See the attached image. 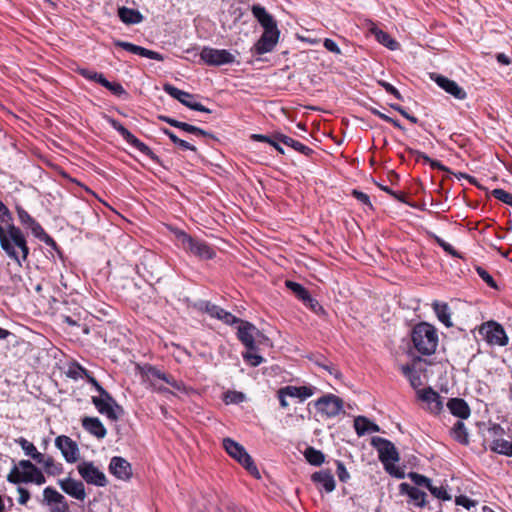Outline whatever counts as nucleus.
Listing matches in <instances>:
<instances>
[{
    "mask_svg": "<svg viewBox=\"0 0 512 512\" xmlns=\"http://www.w3.org/2000/svg\"><path fill=\"white\" fill-rule=\"evenodd\" d=\"M0 246L19 265L21 260L25 261L28 257L29 248L25 236L20 228L13 224L11 212L2 202H0Z\"/></svg>",
    "mask_w": 512,
    "mask_h": 512,
    "instance_id": "1",
    "label": "nucleus"
},
{
    "mask_svg": "<svg viewBox=\"0 0 512 512\" xmlns=\"http://www.w3.org/2000/svg\"><path fill=\"white\" fill-rule=\"evenodd\" d=\"M411 341L419 354L432 355L438 346L437 330L427 322L418 323L411 331Z\"/></svg>",
    "mask_w": 512,
    "mask_h": 512,
    "instance_id": "2",
    "label": "nucleus"
},
{
    "mask_svg": "<svg viewBox=\"0 0 512 512\" xmlns=\"http://www.w3.org/2000/svg\"><path fill=\"white\" fill-rule=\"evenodd\" d=\"M371 444L377 449L379 453V460L384 465L385 470L396 478H404V471L394 464L399 461V453L394 444L382 437H373Z\"/></svg>",
    "mask_w": 512,
    "mask_h": 512,
    "instance_id": "3",
    "label": "nucleus"
},
{
    "mask_svg": "<svg viewBox=\"0 0 512 512\" xmlns=\"http://www.w3.org/2000/svg\"><path fill=\"white\" fill-rule=\"evenodd\" d=\"M179 245L185 250L198 257L201 260H209L215 257V251L204 241L195 239L179 231L176 234Z\"/></svg>",
    "mask_w": 512,
    "mask_h": 512,
    "instance_id": "4",
    "label": "nucleus"
},
{
    "mask_svg": "<svg viewBox=\"0 0 512 512\" xmlns=\"http://www.w3.org/2000/svg\"><path fill=\"white\" fill-rule=\"evenodd\" d=\"M223 447L226 452L235 460H237L251 475L260 478V473L256 467L252 457L247 453L245 448L238 442L225 438L223 439Z\"/></svg>",
    "mask_w": 512,
    "mask_h": 512,
    "instance_id": "5",
    "label": "nucleus"
},
{
    "mask_svg": "<svg viewBox=\"0 0 512 512\" xmlns=\"http://www.w3.org/2000/svg\"><path fill=\"white\" fill-rule=\"evenodd\" d=\"M479 334L492 346H505L508 344V336L502 325L495 321L483 323L479 328Z\"/></svg>",
    "mask_w": 512,
    "mask_h": 512,
    "instance_id": "6",
    "label": "nucleus"
},
{
    "mask_svg": "<svg viewBox=\"0 0 512 512\" xmlns=\"http://www.w3.org/2000/svg\"><path fill=\"white\" fill-rule=\"evenodd\" d=\"M108 121L112 128L115 129L127 143L132 145L134 148L149 157L154 162H159L158 156L145 143L140 141L128 129H126L119 121L112 118H110Z\"/></svg>",
    "mask_w": 512,
    "mask_h": 512,
    "instance_id": "7",
    "label": "nucleus"
},
{
    "mask_svg": "<svg viewBox=\"0 0 512 512\" xmlns=\"http://www.w3.org/2000/svg\"><path fill=\"white\" fill-rule=\"evenodd\" d=\"M77 471L82 479L91 485L105 487L108 480L104 472L94 465L93 462L83 461L78 464Z\"/></svg>",
    "mask_w": 512,
    "mask_h": 512,
    "instance_id": "8",
    "label": "nucleus"
},
{
    "mask_svg": "<svg viewBox=\"0 0 512 512\" xmlns=\"http://www.w3.org/2000/svg\"><path fill=\"white\" fill-rule=\"evenodd\" d=\"M200 58L210 66H221L235 61V55L230 51L211 47H204L200 52Z\"/></svg>",
    "mask_w": 512,
    "mask_h": 512,
    "instance_id": "9",
    "label": "nucleus"
},
{
    "mask_svg": "<svg viewBox=\"0 0 512 512\" xmlns=\"http://www.w3.org/2000/svg\"><path fill=\"white\" fill-rule=\"evenodd\" d=\"M16 211L18 214L19 221L22 225L28 227L31 229L32 233L35 237L39 238L40 240L44 241L47 245L56 247V243L53 240L52 237H50L44 229L41 227V225L36 222L30 214L24 210L22 207L17 206Z\"/></svg>",
    "mask_w": 512,
    "mask_h": 512,
    "instance_id": "10",
    "label": "nucleus"
},
{
    "mask_svg": "<svg viewBox=\"0 0 512 512\" xmlns=\"http://www.w3.org/2000/svg\"><path fill=\"white\" fill-rule=\"evenodd\" d=\"M164 91L170 95L171 97L177 99L186 107L200 112L211 113V110L203 106L201 103L195 100V96L185 92L183 90L178 89L177 87L171 84H165L163 87Z\"/></svg>",
    "mask_w": 512,
    "mask_h": 512,
    "instance_id": "11",
    "label": "nucleus"
},
{
    "mask_svg": "<svg viewBox=\"0 0 512 512\" xmlns=\"http://www.w3.org/2000/svg\"><path fill=\"white\" fill-rule=\"evenodd\" d=\"M315 405L319 412L330 418L339 415L343 409L342 399L333 394L319 398Z\"/></svg>",
    "mask_w": 512,
    "mask_h": 512,
    "instance_id": "12",
    "label": "nucleus"
},
{
    "mask_svg": "<svg viewBox=\"0 0 512 512\" xmlns=\"http://www.w3.org/2000/svg\"><path fill=\"white\" fill-rule=\"evenodd\" d=\"M43 502L49 507L50 512H70L65 497L53 487L43 490Z\"/></svg>",
    "mask_w": 512,
    "mask_h": 512,
    "instance_id": "13",
    "label": "nucleus"
},
{
    "mask_svg": "<svg viewBox=\"0 0 512 512\" xmlns=\"http://www.w3.org/2000/svg\"><path fill=\"white\" fill-rule=\"evenodd\" d=\"M55 446L61 451L63 457L68 463H74L78 460V446L70 437L65 435L58 436L55 439Z\"/></svg>",
    "mask_w": 512,
    "mask_h": 512,
    "instance_id": "14",
    "label": "nucleus"
},
{
    "mask_svg": "<svg viewBox=\"0 0 512 512\" xmlns=\"http://www.w3.org/2000/svg\"><path fill=\"white\" fill-rule=\"evenodd\" d=\"M238 327V338L241 343L250 351L256 349L255 338L260 336V331L251 323L240 320Z\"/></svg>",
    "mask_w": 512,
    "mask_h": 512,
    "instance_id": "15",
    "label": "nucleus"
},
{
    "mask_svg": "<svg viewBox=\"0 0 512 512\" xmlns=\"http://www.w3.org/2000/svg\"><path fill=\"white\" fill-rule=\"evenodd\" d=\"M279 35V30L264 31L253 47L254 52L257 55H263L271 52L278 43Z\"/></svg>",
    "mask_w": 512,
    "mask_h": 512,
    "instance_id": "16",
    "label": "nucleus"
},
{
    "mask_svg": "<svg viewBox=\"0 0 512 512\" xmlns=\"http://www.w3.org/2000/svg\"><path fill=\"white\" fill-rule=\"evenodd\" d=\"M399 492L402 495H407L408 504L413 505L416 508L422 509L427 504L426 493L421 491L418 487L403 482L399 485Z\"/></svg>",
    "mask_w": 512,
    "mask_h": 512,
    "instance_id": "17",
    "label": "nucleus"
},
{
    "mask_svg": "<svg viewBox=\"0 0 512 512\" xmlns=\"http://www.w3.org/2000/svg\"><path fill=\"white\" fill-rule=\"evenodd\" d=\"M109 472L119 480L127 481L132 477L131 464L120 456H114L109 463Z\"/></svg>",
    "mask_w": 512,
    "mask_h": 512,
    "instance_id": "18",
    "label": "nucleus"
},
{
    "mask_svg": "<svg viewBox=\"0 0 512 512\" xmlns=\"http://www.w3.org/2000/svg\"><path fill=\"white\" fill-rule=\"evenodd\" d=\"M431 78L441 87L445 92L452 95L458 100H464L467 97L465 90L460 87L455 81L438 74H432Z\"/></svg>",
    "mask_w": 512,
    "mask_h": 512,
    "instance_id": "19",
    "label": "nucleus"
},
{
    "mask_svg": "<svg viewBox=\"0 0 512 512\" xmlns=\"http://www.w3.org/2000/svg\"><path fill=\"white\" fill-rule=\"evenodd\" d=\"M418 398L427 404V408L431 413L437 414L443 408L441 396L431 387L417 390Z\"/></svg>",
    "mask_w": 512,
    "mask_h": 512,
    "instance_id": "20",
    "label": "nucleus"
},
{
    "mask_svg": "<svg viewBox=\"0 0 512 512\" xmlns=\"http://www.w3.org/2000/svg\"><path fill=\"white\" fill-rule=\"evenodd\" d=\"M58 484L62 491H64L69 496L84 501L86 498L85 486L83 482L72 479L70 477L60 479Z\"/></svg>",
    "mask_w": 512,
    "mask_h": 512,
    "instance_id": "21",
    "label": "nucleus"
},
{
    "mask_svg": "<svg viewBox=\"0 0 512 512\" xmlns=\"http://www.w3.org/2000/svg\"><path fill=\"white\" fill-rule=\"evenodd\" d=\"M114 45L117 47H120L130 53H133V54L145 57V58H149V59H153V60H157V61L164 60V56L162 54H160L156 51L149 50L147 48L135 45L130 42L116 40V41H114Z\"/></svg>",
    "mask_w": 512,
    "mask_h": 512,
    "instance_id": "22",
    "label": "nucleus"
},
{
    "mask_svg": "<svg viewBox=\"0 0 512 512\" xmlns=\"http://www.w3.org/2000/svg\"><path fill=\"white\" fill-rule=\"evenodd\" d=\"M92 403L102 415H105L111 421H117L123 413V408L117 402H103L98 398H92Z\"/></svg>",
    "mask_w": 512,
    "mask_h": 512,
    "instance_id": "23",
    "label": "nucleus"
},
{
    "mask_svg": "<svg viewBox=\"0 0 512 512\" xmlns=\"http://www.w3.org/2000/svg\"><path fill=\"white\" fill-rule=\"evenodd\" d=\"M311 480L316 484L319 490L330 493L335 489V479L330 470L314 472L311 476Z\"/></svg>",
    "mask_w": 512,
    "mask_h": 512,
    "instance_id": "24",
    "label": "nucleus"
},
{
    "mask_svg": "<svg viewBox=\"0 0 512 512\" xmlns=\"http://www.w3.org/2000/svg\"><path fill=\"white\" fill-rule=\"evenodd\" d=\"M252 14L264 28V31L278 30L276 21L274 20L273 16L269 14L264 7L260 5H253Z\"/></svg>",
    "mask_w": 512,
    "mask_h": 512,
    "instance_id": "25",
    "label": "nucleus"
},
{
    "mask_svg": "<svg viewBox=\"0 0 512 512\" xmlns=\"http://www.w3.org/2000/svg\"><path fill=\"white\" fill-rule=\"evenodd\" d=\"M252 14L264 28V31L278 30L276 21L274 20L273 16L269 14L264 7L260 5H253Z\"/></svg>",
    "mask_w": 512,
    "mask_h": 512,
    "instance_id": "26",
    "label": "nucleus"
},
{
    "mask_svg": "<svg viewBox=\"0 0 512 512\" xmlns=\"http://www.w3.org/2000/svg\"><path fill=\"white\" fill-rule=\"evenodd\" d=\"M82 426L88 433L98 439H103L107 434L106 428L97 417H84Z\"/></svg>",
    "mask_w": 512,
    "mask_h": 512,
    "instance_id": "27",
    "label": "nucleus"
},
{
    "mask_svg": "<svg viewBox=\"0 0 512 512\" xmlns=\"http://www.w3.org/2000/svg\"><path fill=\"white\" fill-rule=\"evenodd\" d=\"M286 394L289 395L291 398H297L299 401H304L310 397H312L316 392V387L312 385H305V386H284Z\"/></svg>",
    "mask_w": 512,
    "mask_h": 512,
    "instance_id": "28",
    "label": "nucleus"
},
{
    "mask_svg": "<svg viewBox=\"0 0 512 512\" xmlns=\"http://www.w3.org/2000/svg\"><path fill=\"white\" fill-rule=\"evenodd\" d=\"M447 407L450 412L461 419H466L470 416V408L465 400L461 398H452L448 401Z\"/></svg>",
    "mask_w": 512,
    "mask_h": 512,
    "instance_id": "29",
    "label": "nucleus"
},
{
    "mask_svg": "<svg viewBox=\"0 0 512 512\" xmlns=\"http://www.w3.org/2000/svg\"><path fill=\"white\" fill-rule=\"evenodd\" d=\"M354 428L358 436H363L366 433L379 432L380 428L377 424L371 422L365 416H358L354 419Z\"/></svg>",
    "mask_w": 512,
    "mask_h": 512,
    "instance_id": "30",
    "label": "nucleus"
},
{
    "mask_svg": "<svg viewBox=\"0 0 512 512\" xmlns=\"http://www.w3.org/2000/svg\"><path fill=\"white\" fill-rule=\"evenodd\" d=\"M118 16L125 24H138L143 20V16L138 10L128 7H120L118 9Z\"/></svg>",
    "mask_w": 512,
    "mask_h": 512,
    "instance_id": "31",
    "label": "nucleus"
},
{
    "mask_svg": "<svg viewBox=\"0 0 512 512\" xmlns=\"http://www.w3.org/2000/svg\"><path fill=\"white\" fill-rule=\"evenodd\" d=\"M15 442L21 446L26 456L31 457L36 462H41L43 460V454L37 450L36 446L32 442L23 437H19Z\"/></svg>",
    "mask_w": 512,
    "mask_h": 512,
    "instance_id": "32",
    "label": "nucleus"
},
{
    "mask_svg": "<svg viewBox=\"0 0 512 512\" xmlns=\"http://www.w3.org/2000/svg\"><path fill=\"white\" fill-rule=\"evenodd\" d=\"M277 139H279L284 145L293 148L305 156H310L313 153V150L310 147L284 134H278Z\"/></svg>",
    "mask_w": 512,
    "mask_h": 512,
    "instance_id": "33",
    "label": "nucleus"
},
{
    "mask_svg": "<svg viewBox=\"0 0 512 512\" xmlns=\"http://www.w3.org/2000/svg\"><path fill=\"white\" fill-rule=\"evenodd\" d=\"M370 31L379 43L383 44L390 50H396L398 48V42L392 39L385 31L377 28L376 26L371 27Z\"/></svg>",
    "mask_w": 512,
    "mask_h": 512,
    "instance_id": "34",
    "label": "nucleus"
},
{
    "mask_svg": "<svg viewBox=\"0 0 512 512\" xmlns=\"http://www.w3.org/2000/svg\"><path fill=\"white\" fill-rule=\"evenodd\" d=\"M433 309L441 323H443L446 327H451L453 325L451 322L450 309L446 303H439L435 301L433 303Z\"/></svg>",
    "mask_w": 512,
    "mask_h": 512,
    "instance_id": "35",
    "label": "nucleus"
},
{
    "mask_svg": "<svg viewBox=\"0 0 512 512\" xmlns=\"http://www.w3.org/2000/svg\"><path fill=\"white\" fill-rule=\"evenodd\" d=\"M490 450L505 456H512V442L504 439L495 440L494 444H489Z\"/></svg>",
    "mask_w": 512,
    "mask_h": 512,
    "instance_id": "36",
    "label": "nucleus"
},
{
    "mask_svg": "<svg viewBox=\"0 0 512 512\" xmlns=\"http://www.w3.org/2000/svg\"><path fill=\"white\" fill-rule=\"evenodd\" d=\"M451 435L456 441H458L461 444L466 445L469 442L467 429L462 421H457L454 424L451 430Z\"/></svg>",
    "mask_w": 512,
    "mask_h": 512,
    "instance_id": "37",
    "label": "nucleus"
},
{
    "mask_svg": "<svg viewBox=\"0 0 512 512\" xmlns=\"http://www.w3.org/2000/svg\"><path fill=\"white\" fill-rule=\"evenodd\" d=\"M304 456L308 463L314 466H320L325 460L324 454L313 447L306 448Z\"/></svg>",
    "mask_w": 512,
    "mask_h": 512,
    "instance_id": "38",
    "label": "nucleus"
},
{
    "mask_svg": "<svg viewBox=\"0 0 512 512\" xmlns=\"http://www.w3.org/2000/svg\"><path fill=\"white\" fill-rule=\"evenodd\" d=\"M505 430L499 424L493 423L487 429L486 433V441H489V444H494L495 440H500L504 437Z\"/></svg>",
    "mask_w": 512,
    "mask_h": 512,
    "instance_id": "39",
    "label": "nucleus"
},
{
    "mask_svg": "<svg viewBox=\"0 0 512 512\" xmlns=\"http://www.w3.org/2000/svg\"><path fill=\"white\" fill-rule=\"evenodd\" d=\"M37 463L43 465L45 471L48 474L56 475V474H59L62 470L61 464H56L52 457L45 456L44 454H43V460L41 462H37Z\"/></svg>",
    "mask_w": 512,
    "mask_h": 512,
    "instance_id": "40",
    "label": "nucleus"
},
{
    "mask_svg": "<svg viewBox=\"0 0 512 512\" xmlns=\"http://www.w3.org/2000/svg\"><path fill=\"white\" fill-rule=\"evenodd\" d=\"M178 128L183 130V131H185V132H187V133L195 134L197 136H204V137L214 138V136L211 133H209V132H207V131L199 128V127H196L194 125L188 124L186 122H181L180 121L179 125H178Z\"/></svg>",
    "mask_w": 512,
    "mask_h": 512,
    "instance_id": "41",
    "label": "nucleus"
},
{
    "mask_svg": "<svg viewBox=\"0 0 512 512\" xmlns=\"http://www.w3.org/2000/svg\"><path fill=\"white\" fill-rule=\"evenodd\" d=\"M7 481L12 484L26 483V473H23L17 465H15L7 475Z\"/></svg>",
    "mask_w": 512,
    "mask_h": 512,
    "instance_id": "42",
    "label": "nucleus"
},
{
    "mask_svg": "<svg viewBox=\"0 0 512 512\" xmlns=\"http://www.w3.org/2000/svg\"><path fill=\"white\" fill-rule=\"evenodd\" d=\"M286 286L289 288L300 300L308 298L309 292L299 283L293 281H286Z\"/></svg>",
    "mask_w": 512,
    "mask_h": 512,
    "instance_id": "43",
    "label": "nucleus"
},
{
    "mask_svg": "<svg viewBox=\"0 0 512 512\" xmlns=\"http://www.w3.org/2000/svg\"><path fill=\"white\" fill-rule=\"evenodd\" d=\"M77 72L83 76L84 78L88 79V80H91V81H95L99 84H102L103 80L105 77L102 73H98L96 71H92V70H89V69H86V68H79L77 70Z\"/></svg>",
    "mask_w": 512,
    "mask_h": 512,
    "instance_id": "44",
    "label": "nucleus"
},
{
    "mask_svg": "<svg viewBox=\"0 0 512 512\" xmlns=\"http://www.w3.org/2000/svg\"><path fill=\"white\" fill-rule=\"evenodd\" d=\"M430 493L437 499L440 500H450L451 495L447 492V490L443 486H434L432 483L428 487Z\"/></svg>",
    "mask_w": 512,
    "mask_h": 512,
    "instance_id": "45",
    "label": "nucleus"
},
{
    "mask_svg": "<svg viewBox=\"0 0 512 512\" xmlns=\"http://www.w3.org/2000/svg\"><path fill=\"white\" fill-rule=\"evenodd\" d=\"M102 86L107 88L109 91H111L114 95L121 96L125 95L126 91L123 88V86L118 82H110L106 78L102 79Z\"/></svg>",
    "mask_w": 512,
    "mask_h": 512,
    "instance_id": "46",
    "label": "nucleus"
},
{
    "mask_svg": "<svg viewBox=\"0 0 512 512\" xmlns=\"http://www.w3.org/2000/svg\"><path fill=\"white\" fill-rule=\"evenodd\" d=\"M410 153L416 156L417 160L422 159L424 162L429 163L432 168H437L439 170H444V166L437 160H432L429 158L426 154L416 151V150H410Z\"/></svg>",
    "mask_w": 512,
    "mask_h": 512,
    "instance_id": "47",
    "label": "nucleus"
},
{
    "mask_svg": "<svg viewBox=\"0 0 512 512\" xmlns=\"http://www.w3.org/2000/svg\"><path fill=\"white\" fill-rule=\"evenodd\" d=\"M220 308L221 307H219V306H217L215 304H212L211 302H208V301L201 302L200 305H199V309L201 311L209 314L211 317H214V318L219 316Z\"/></svg>",
    "mask_w": 512,
    "mask_h": 512,
    "instance_id": "48",
    "label": "nucleus"
},
{
    "mask_svg": "<svg viewBox=\"0 0 512 512\" xmlns=\"http://www.w3.org/2000/svg\"><path fill=\"white\" fill-rule=\"evenodd\" d=\"M46 482V478L41 472L40 469H35L32 474L26 473V483H35L37 485H42Z\"/></svg>",
    "mask_w": 512,
    "mask_h": 512,
    "instance_id": "49",
    "label": "nucleus"
},
{
    "mask_svg": "<svg viewBox=\"0 0 512 512\" xmlns=\"http://www.w3.org/2000/svg\"><path fill=\"white\" fill-rule=\"evenodd\" d=\"M491 194L499 201L512 206V194L504 189H494Z\"/></svg>",
    "mask_w": 512,
    "mask_h": 512,
    "instance_id": "50",
    "label": "nucleus"
},
{
    "mask_svg": "<svg viewBox=\"0 0 512 512\" xmlns=\"http://www.w3.org/2000/svg\"><path fill=\"white\" fill-rule=\"evenodd\" d=\"M167 374L160 371L159 369L155 367H150L147 371V378L150 381V384L152 385V382H157L158 380L164 381Z\"/></svg>",
    "mask_w": 512,
    "mask_h": 512,
    "instance_id": "51",
    "label": "nucleus"
},
{
    "mask_svg": "<svg viewBox=\"0 0 512 512\" xmlns=\"http://www.w3.org/2000/svg\"><path fill=\"white\" fill-rule=\"evenodd\" d=\"M217 319L223 321L225 324L233 325L235 323L240 322V319L236 316L232 315L230 312L220 308L219 310V316L216 317Z\"/></svg>",
    "mask_w": 512,
    "mask_h": 512,
    "instance_id": "52",
    "label": "nucleus"
},
{
    "mask_svg": "<svg viewBox=\"0 0 512 512\" xmlns=\"http://www.w3.org/2000/svg\"><path fill=\"white\" fill-rule=\"evenodd\" d=\"M476 271H477V274L479 275V277L485 282L487 283L488 286H490L491 288H497V284L496 282L494 281L493 277L482 267H477L476 268Z\"/></svg>",
    "mask_w": 512,
    "mask_h": 512,
    "instance_id": "53",
    "label": "nucleus"
},
{
    "mask_svg": "<svg viewBox=\"0 0 512 512\" xmlns=\"http://www.w3.org/2000/svg\"><path fill=\"white\" fill-rule=\"evenodd\" d=\"M243 358L253 367L260 365L264 361L262 356L252 353L250 350L243 354Z\"/></svg>",
    "mask_w": 512,
    "mask_h": 512,
    "instance_id": "54",
    "label": "nucleus"
},
{
    "mask_svg": "<svg viewBox=\"0 0 512 512\" xmlns=\"http://www.w3.org/2000/svg\"><path fill=\"white\" fill-rule=\"evenodd\" d=\"M410 479L414 482L417 486H424L428 489L430 484L432 483L431 480L423 475H420L418 473H410Z\"/></svg>",
    "mask_w": 512,
    "mask_h": 512,
    "instance_id": "55",
    "label": "nucleus"
},
{
    "mask_svg": "<svg viewBox=\"0 0 512 512\" xmlns=\"http://www.w3.org/2000/svg\"><path fill=\"white\" fill-rule=\"evenodd\" d=\"M163 382L167 383L168 385H170L172 388H174L175 390H177L179 392L186 391V387H185L184 383L182 381L176 380L174 377H172L169 374H167V376Z\"/></svg>",
    "mask_w": 512,
    "mask_h": 512,
    "instance_id": "56",
    "label": "nucleus"
},
{
    "mask_svg": "<svg viewBox=\"0 0 512 512\" xmlns=\"http://www.w3.org/2000/svg\"><path fill=\"white\" fill-rule=\"evenodd\" d=\"M244 399H245V395L242 392H236V391L228 392L225 395V402L227 404H229V403L238 404V403L243 402Z\"/></svg>",
    "mask_w": 512,
    "mask_h": 512,
    "instance_id": "57",
    "label": "nucleus"
},
{
    "mask_svg": "<svg viewBox=\"0 0 512 512\" xmlns=\"http://www.w3.org/2000/svg\"><path fill=\"white\" fill-rule=\"evenodd\" d=\"M321 368L325 369L330 375L334 376L336 379L342 378V373L329 362L317 363Z\"/></svg>",
    "mask_w": 512,
    "mask_h": 512,
    "instance_id": "58",
    "label": "nucleus"
},
{
    "mask_svg": "<svg viewBox=\"0 0 512 512\" xmlns=\"http://www.w3.org/2000/svg\"><path fill=\"white\" fill-rule=\"evenodd\" d=\"M378 84L380 86H382L387 93L392 94L398 100H401V101L403 100V97H402L401 93L393 85H391L390 83H388V82H386L384 80H379Z\"/></svg>",
    "mask_w": 512,
    "mask_h": 512,
    "instance_id": "59",
    "label": "nucleus"
},
{
    "mask_svg": "<svg viewBox=\"0 0 512 512\" xmlns=\"http://www.w3.org/2000/svg\"><path fill=\"white\" fill-rule=\"evenodd\" d=\"M352 195L362 204L366 205L369 209H373L369 196L361 191L353 190Z\"/></svg>",
    "mask_w": 512,
    "mask_h": 512,
    "instance_id": "60",
    "label": "nucleus"
},
{
    "mask_svg": "<svg viewBox=\"0 0 512 512\" xmlns=\"http://www.w3.org/2000/svg\"><path fill=\"white\" fill-rule=\"evenodd\" d=\"M455 503L456 505L463 506L468 510L476 505V502L474 500H471L465 495H460L456 497Z\"/></svg>",
    "mask_w": 512,
    "mask_h": 512,
    "instance_id": "61",
    "label": "nucleus"
},
{
    "mask_svg": "<svg viewBox=\"0 0 512 512\" xmlns=\"http://www.w3.org/2000/svg\"><path fill=\"white\" fill-rule=\"evenodd\" d=\"M23 473L32 474L37 467L29 460H20L17 464Z\"/></svg>",
    "mask_w": 512,
    "mask_h": 512,
    "instance_id": "62",
    "label": "nucleus"
},
{
    "mask_svg": "<svg viewBox=\"0 0 512 512\" xmlns=\"http://www.w3.org/2000/svg\"><path fill=\"white\" fill-rule=\"evenodd\" d=\"M88 373H89V371L80 365H76L75 368H73V369L71 368L69 370V376H71L75 379L76 378H85Z\"/></svg>",
    "mask_w": 512,
    "mask_h": 512,
    "instance_id": "63",
    "label": "nucleus"
},
{
    "mask_svg": "<svg viewBox=\"0 0 512 512\" xmlns=\"http://www.w3.org/2000/svg\"><path fill=\"white\" fill-rule=\"evenodd\" d=\"M337 475L341 482H346L350 478L345 465L341 461H337Z\"/></svg>",
    "mask_w": 512,
    "mask_h": 512,
    "instance_id": "64",
    "label": "nucleus"
}]
</instances>
